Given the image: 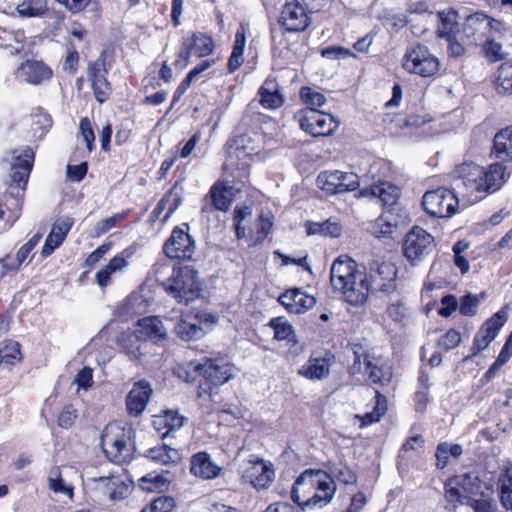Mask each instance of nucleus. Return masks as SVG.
Masks as SVG:
<instances>
[{
    "label": "nucleus",
    "instance_id": "obj_14",
    "mask_svg": "<svg viewBox=\"0 0 512 512\" xmlns=\"http://www.w3.org/2000/svg\"><path fill=\"white\" fill-rule=\"evenodd\" d=\"M316 183L321 190L329 194L354 191L360 184L357 174L338 170L321 172L317 177Z\"/></svg>",
    "mask_w": 512,
    "mask_h": 512
},
{
    "label": "nucleus",
    "instance_id": "obj_7",
    "mask_svg": "<svg viewBox=\"0 0 512 512\" xmlns=\"http://www.w3.org/2000/svg\"><path fill=\"white\" fill-rule=\"evenodd\" d=\"M482 481L476 473H464L448 479L445 483V498L449 503L465 504L469 498H474L481 492Z\"/></svg>",
    "mask_w": 512,
    "mask_h": 512
},
{
    "label": "nucleus",
    "instance_id": "obj_50",
    "mask_svg": "<svg viewBox=\"0 0 512 512\" xmlns=\"http://www.w3.org/2000/svg\"><path fill=\"white\" fill-rule=\"evenodd\" d=\"M461 342V334L454 330H448L444 335H442L437 341V346L439 349L443 351H449L455 347H457Z\"/></svg>",
    "mask_w": 512,
    "mask_h": 512
},
{
    "label": "nucleus",
    "instance_id": "obj_48",
    "mask_svg": "<svg viewBox=\"0 0 512 512\" xmlns=\"http://www.w3.org/2000/svg\"><path fill=\"white\" fill-rule=\"evenodd\" d=\"M331 477L336 478L339 482L345 485H353L357 482V475L345 464L334 465L330 469Z\"/></svg>",
    "mask_w": 512,
    "mask_h": 512
},
{
    "label": "nucleus",
    "instance_id": "obj_56",
    "mask_svg": "<svg viewBox=\"0 0 512 512\" xmlns=\"http://www.w3.org/2000/svg\"><path fill=\"white\" fill-rule=\"evenodd\" d=\"M76 418L77 410L71 404H68L63 407L58 416V425L64 429H69L74 424Z\"/></svg>",
    "mask_w": 512,
    "mask_h": 512
},
{
    "label": "nucleus",
    "instance_id": "obj_26",
    "mask_svg": "<svg viewBox=\"0 0 512 512\" xmlns=\"http://www.w3.org/2000/svg\"><path fill=\"white\" fill-rule=\"evenodd\" d=\"M359 197L375 199L383 206H393L400 197V190L389 182H379L359 191Z\"/></svg>",
    "mask_w": 512,
    "mask_h": 512
},
{
    "label": "nucleus",
    "instance_id": "obj_61",
    "mask_svg": "<svg viewBox=\"0 0 512 512\" xmlns=\"http://www.w3.org/2000/svg\"><path fill=\"white\" fill-rule=\"evenodd\" d=\"M273 222L269 215L261 214L257 223L256 241H263L269 234Z\"/></svg>",
    "mask_w": 512,
    "mask_h": 512
},
{
    "label": "nucleus",
    "instance_id": "obj_16",
    "mask_svg": "<svg viewBox=\"0 0 512 512\" xmlns=\"http://www.w3.org/2000/svg\"><path fill=\"white\" fill-rule=\"evenodd\" d=\"M163 249L169 258L191 259L195 251V241L186 231L176 227L165 242Z\"/></svg>",
    "mask_w": 512,
    "mask_h": 512
},
{
    "label": "nucleus",
    "instance_id": "obj_17",
    "mask_svg": "<svg viewBox=\"0 0 512 512\" xmlns=\"http://www.w3.org/2000/svg\"><path fill=\"white\" fill-rule=\"evenodd\" d=\"M105 61V52H102L100 56L88 66V78L91 82L95 99L99 103L105 102L111 93L110 83L106 79L107 70L105 68Z\"/></svg>",
    "mask_w": 512,
    "mask_h": 512
},
{
    "label": "nucleus",
    "instance_id": "obj_33",
    "mask_svg": "<svg viewBox=\"0 0 512 512\" xmlns=\"http://www.w3.org/2000/svg\"><path fill=\"white\" fill-rule=\"evenodd\" d=\"M260 104L266 109H278L283 106L285 98L275 79L267 78L258 91Z\"/></svg>",
    "mask_w": 512,
    "mask_h": 512
},
{
    "label": "nucleus",
    "instance_id": "obj_60",
    "mask_svg": "<svg viewBox=\"0 0 512 512\" xmlns=\"http://www.w3.org/2000/svg\"><path fill=\"white\" fill-rule=\"evenodd\" d=\"M119 218H121L120 215H114L112 217L98 221L93 229L91 236L100 237L101 235L105 234L116 225Z\"/></svg>",
    "mask_w": 512,
    "mask_h": 512
},
{
    "label": "nucleus",
    "instance_id": "obj_8",
    "mask_svg": "<svg viewBox=\"0 0 512 512\" xmlns=\"http://www.w3.org/2000/svg\"><path fill=\"white\" fill-rule=\"evenodd\" d=\"M422 205L425 211L433 217L450 218L458 210L459 199L452 190L439 187L429 190L423 195Z\"/></svg>",
    "mask_w": 512,
    "mask_h": 512
},
{
    "label": "nucleus",
    "instance_id": "obj_37",
    "mask_svg": "<svg viewBox=\"0 0 512 512\" xmlns=\"http://www.w3.org/2000/svg\"><path fill=\"white\" fill-rule=\"evenodd\" d=\"M183 46L192 49L197 57H204L213 52L214 44L211 37L202 33H195L192 37L183 39Z\"/></svg>",
    "mask_w": 512,
    "mask_h": 512
},
{
    "label": "nucleus",
    "instance_id": "obj_44",
    "mask_svg": "<svg viewBox=\"0 0 512 512\" xmlns=\"http://www.w3.org/2000/svg\"><path fill=\"white\" fill-rule=\"evenodd\" d=\"M342 228L337 222H331L327 220L325 222H309L307 224L308 235H322L330 237H339L341 235Z\"/></svg>",
    "mask_w": 512,
    "mask_h": 512
},
{
    "label": "nucleus",
    "instance_id": "obj_20",
    "mask_svg": "<svg viewBox=\"0 0 512 512\" xmlns=\"http://www.w3.org/2000/svg\"><path fill=\"white\" fill-rule=\"evenodd\" d=\"M96 489L110 500H122L130 494L131 483L122 475H110L94 479Z\"/></svg>",
    "mask_w": 512,
    "mask_h": 512
},
{
    "label": "nucleus",
    "instance_id": "obj_43",
    "mask_svg": "<svg viewBox=\"0 0 512 512\" xmlns=\"http://www.w3.org/2000/svg\"><path fill=\"white\" fill-rule=\"evenodd\" d=\"M148 457L154 462L162 465H169L180 460V454L178 451L169 447L168 445H162L150 449L148 452Z\"/></svg>",
    "mask_w": 512,
    "mask_h": 512
},
{
    "label": "nucleus",
    "instance_id": "obj_35",
    "mask_svg": "<svg viewBox=\"0 0 512 512\" xmlns=\"http://www.w3.org/2000/svg\"><path fill=\"white\" fill-rule=\"evenodd\" d=\"M136 333L143 339H161L166 336V329L158 317L151 316L138 320Z\"/></svg>",
    "mask_w": 512,
    "mask_h": 512
},
{
    "label": "nucleus",
    "instance_id": "obj_42",
    "mask_svg": "<svg viewBox=\"0 0 512 512\" xmlns=\"http://www.w3.org/2000/svg\"><path fill=\"white\" fill-rule=\"evenodd\" d=\"M269 326L274 330L275 339L279 341L286 340L293 344L297 342L292 325L282 317L271 319Z\"/></svg>",
    "mask_w": 512,
    "mask_h": 512
},
{
    "label": "nucleus",
    "instance_id": "obj_19",
    "mask_svg": "<svg viewBox=\"0 0 512 512\" xmlns=\"http://www.w3.org/2000/svg\"><path fill=\"white\" fill-rule=\"evenodd\" d=\"M153 394L151 384L147 380H139L134 383L126 397L127 412L132 417H138L145 411Z\"/></svg>",
    "mask_w": 512,
    "mask_h": 512
},
{
    "label": "nucleus",
    "instance_id": "obj_57",
    "mask_svg": "<svg viewBox=\"0 0 512 512\" xmlns=\"http://www.w3.org/2000/svg\"><path fill=\"white\" fill-rule=\"evenodd\" d=\"M393 215L390 212L383 213L376 222V227L379 229L376 233L381 236L391 235L396 224L392 222Z\"/></svg>",
    "mask_w": 512,
    "mask_h": 512
},
{
    "label": "nucleus",
    "instance_id": "obj_5",
    "mask_svg": "<svg viewBox=\"0 0 512 512\" xmlns=\"http://www.w3.org/2000/svg\"><path fill=\"white\" fill-rule=\"evenodd\" d=\"M133 430L118 425H107L101 435V447L106 457L116 464H122L133 458L135 444Z\"/></svg>",
    "mask_w": 512,
    "mask_h": 512
},
{
    "label": "nucleus",
    "instance_id": "obj_53",
    "mask_svg": "<svg viewBox=\"0 0 512 512\" xmlns=\"http://www.w3.org/2000/svg\"><path fill=\"white\" fill-rule=\"evenodd\" d=\"M175 507V501L172 497L161 496L155 499L149 507L142 512H172Z\"/></svg>",
    "mask_w": 512,
    "mask_h": 512
},
{
    "label": "nucleus",
    "instance_id": "obj_32",
    "mask_svg": "<svg viewBox=\"0 0 512 512\" xmlns=\"http://www.w3.org/2000/svg\"><path fill=\"white\" fill-rule=\"evenodd\" d=\"M185 421L186 418L181 416L178 411L166 410L154 417L153 426L161 433L162 438H166L178 431Z\"/></svg>",
    "mask_w": 512,
    "mask_h": 512
},
{
    "label": "nucleus",
    "instance_id": "obj_49",
    "mask_svg": "<svg viewBox=\"0 0 512 512\" xmlns=\"http://www.w3.org/2000/svg\"><path fill=\"white\" fill-rule=\"evenodd\" d=\"M443 28L438 30L440 37H448L457 24L458 13L453 9L440 11L438 13Z\"/></svg>",
    "mask_w": 512,
    "mask_h": 512
},
{
    "label": "nucleus",
    "instance_id": "obj_40",
    "mask_svg": "<svg viewBox=\"0 0 512 512\" xmlns=\"http://www.w3.org/2000/svg\"><path fill=\"white\" fill-rule=\"evenodd\" d=\"M500 501L502 506L512 511V465L505 467L499 476Z\"/></svg>",
    "mask_w": 512,
    "mask_h": 512
},
{
    "label": "nucleus",
    "instance_id": "obj_25",
    "mask_svg": "<svg viewBox=\"0 0 512 512\" xmlns=\"http://www.w3.org/2000/svg\"><path fill=\"white\" fill-rule=\"evenodd\" d=\"M241 191V187L236 186L233 181L228 179L215 183L209 192L212 206L220 211L229 209L234 197Z\"/></svg>",
    "mask_w": 512,
    "mask_h": 512
},
{
    "label": "nucleus",
    "instance_id": "obj_22",
    "mask_svg": "<svg viewBox=\"0 0 512 512\" xmlns=\"http://www.w3.org/2000/svg\"><path fill=\"white\" fill-rule=\"evenodd\" d=\"M73 224L74 220L69 216L59 217L54 221L41 249L43 258L50 256L63 243Z\"/></svg>",
    "mask_w": 512,
    "mask_h": 512
},
{
    "label": "nucleus",
    "instance_id": "obj_24",
    "mask_svg": "<svg viewBox=\"0 0 512 512\" xmlns=\"http://www.w3.org/2000/svg\"><path fill=\"white\" fill-rule=\"evenodd\" d=\"M490 156L496 160L495 163L512 166V126L505 127L495 134Z\"/></svg>",
    "mask_w": 512,
    "mask_h": 512
},
{
    "label": "nucleus",
    "instance_id": "obj_38",
    "mask_svg": "<svg viewBox=\"0 0 512 512\" xmlns=\"http://www.w3.org/2000/svg\"><path fill=\"white\" fill-rule=\"evenodd\" d=\"M141 339V336L136 332L122 335L120 346L132 360H139L143 355L146 343Z\"/></svg>",
    "mask_w": 512,
    "mask_h": 512
},
{
    "label": "nucleus",
    "instance_id": "obj_13",
    "mask_svg": "<svg viewBox=\"0 0 512 512\" xmlns=\"http://www.w3.org/2000/svg\"><path fill=\"white\" fill-rule=\"evenodd\" d=\"M434 247V238L421 227H413L406 235L403 251L405 257L413 264L422 261Z\"/></svg>",
    "mask_w": 512,
    "mask_h": 512
},
{
    "label": "nucleus",
    "instance_id": "obj_45",
    "mask_svg": "<svg viewBox=\"0 0 512 512\" xmlns=\"http://www.w3.org/2000/svg\"><path fill=\"white\" fill-rule=\"evenodd\" d=\"M387 410L386 398L376 391L375 407L372 412L365 413L364 415H356L361 420L360 427L368 426L374 422H378Z\"/></svg>",
    "mask_w": 512,
    "mask_h": 512
},
{
    "label": "nucleus",
    "instance_id": "obj_10",
    "mask_svg": "<svg viewBox=\"0 0 512 512\" xmlns=\"http://www.w3.org/2000/svg\"><path fill=\"white\" fill-rule=\"evenodd\" d=\"M295 118L300 128L313 137L331 135L339 126L331 114L323 113L315 108H307L299 111Z\"/></svg>",
    "mask_w": 512,
    "mask_h": 512
},
{
    "label": "nucleus",
    "instance_id": "obj_62",
    "mask_svg": "<svg viewBox=\"0 0 512 512\" xmlns=\"http://www.w3.org/2000/svg\"><path fill=\"white\" fill-rule=\"evenodd\" d=\"M112 247L111 242L103 243L96 250L91 252L85 260V265L88 267H93L96 263H98L102 257L107 254Z\"/></svg>",
    "mask_w": 512,
    "mask_h": 512
},
{
    "label": "nucleus",
    "instance_id": "obj_27",
    "mask_svg": "<svg viewBox=\"0 0 512 512\" xmlns=\"http://www.w3.org/2000/svg\"><path fill=\"white\" fill-rule=\"evenodd\" d=\"M364 363L368 380L371 383L385 385L391 381L392 369L385 359L367 354Z\"/></svg>",
    "mask_w": 512,
    "mask_h": 512
},
{
    "label": "nucleus",
    "instance_id": "obj_55",
    "mask_svg": "<svg viewBox=\"0 0 512 512\" xmlns=\"http://www.w3.org/2000/svg\"><path fill=\"white\" fill-rule=\"evenodd\" d=\"M479 299L477 296L467 294L460 300L459 311L465 316H474L477 312Z\"/></svg>",
    "mask_w": 512,
    "mask_h": 512
},
{
    "label": "nucleus",
    "instance_id": "obj_9",
    "mask_svg": "<svg viewBox=\"0 0 512 512\" xmlns=\"http://www.w3.org/2000/svg\"><path fill=\"white\" fill-rule=\"evenodd\" d=\"M403 68L409 73L422 77H432L439 71L440 62L427 46L417 44L407 49Z\"/></svg>",
    "mask_w": 512,
    "mask_h": 512
},
{
    "label": "nucleus",
    "instance_id": "obj_64",
    "mask_svg": "<svg viewBox=\"0 0 512 512\" xmlns=\"http://www.w3.org/2000/svg\"><path fill=\"white\" fill-rule=\"evenodd\" d=\"M88 165L83 162L79 165H68L67 166V177L69 180L74 182H80L86 175Z\"/></svg>",
    "mask_w": 512,
    "mask_h": 512
},
{
    "label": "nucleus",
    "instance_id": "obj_46",
    "mask_svg": "<svg viewBox=\"0 0 512 512\" xmlns=\"http://www.w3.org/2000/svg\"><path fill=\"white\" fill-rule=\"evenodd\" d=\"M495 86L501 94H512V64L503 63L499 67Z\"/></svg>",
    "mask_w": 512,
    "mask_h": 512
},
{
    "label": "nucleus",
    "instance_id": "obj_54",
    "mask_svg": "<svg viewBox=\"0 0 512 512\" xmlns=\"http://www.w3.org/2000/svg\"><path fill=\"white\" fill-rule=\"evenodd\" d=\"M301 98L303 101L311 106L310 108H317L321 107L325 102L326 98L325 96L317 91L312 90L309 87H303L300 92Z\"/></svg>",
    "mask_w": 512,
    "mask_h": 512
},
{
    "label": "nucleus",
    "instance_id": "obj_3",
    "mask_svg": "<svg viewBox=\"0 0 512 512\" xmlns=\"http://www.w3.org/2000/svg\"><path fill=\"white\" fill-rule=\"evenodd\" d=\"M458 175L468 190L483 194L496 192L510 176L500 163H492L486 169L473 162L462 163Z\"/></svg>",
    "mask_w": 512,
    "mask_h": 512
},
{
    "label": "nucleus",
    "instance_id": "obj_30",
    "mask_svg": "<svg viewBox=\"0 0 512 512\" xmlns=\"http://www.w3.org/2000/svg\"><path fill=\"white\" fill-rule=\"evenodd\" d=\"M333 356L326 354L323 357H310L298 370V374L309 380H322L328 377Z\"/></svg>",
    "mask_w": 512,
    "mask_h": 512
},
{
    "label": "nucleus",
    "instance_id": "obj_52",
    "mask_svg": "<svg viewBox=\"0 0 512 512\" xmlns=\"http://www.w3.org/2000/svg\"><path fill=\"white\" fill-rule=\"evenodd\" d=\"M483 51L490 62L501 61L505 58V53L502 50L501 44L491 40L490 38L485 40V43L483 44Z\"/></svg>",
    "mask_w": 512,
    "mask_h": 512
},
{
    "label": "nucleus",
    "instance_id": "obj_28",
    "mask_svg": "<svg viewBox=\"0 0 512 512\" xmlns=\"http://www.w3.org/2000/svg\"><path fill=\"white\" fill-rule=\"evenodd\" d=\"M279 302L291 313L301 314L315 305V298L294 288L279 297Z\"/></svg>",
    "mask_w": 512,
    "mask_h": 512
},
{
    "label": "nucleus",
    "instance_id": "obj_39",
    "mask_svg": "<svg viewBox=\"0 0 512 512\" xmlns=\"http://www.w3.org/2000/svg\"><path fill=\"white\" fill-rule=\"evenodd\" d=\"M21 361L20 344L17 341L6 339L0 342V366L13 365Z\"/></svg>",
    "mask_w": 512,
    "mask_h": 512
},
{
    "label": "nucleus",
    "instance_id": "obj_63",
    "mask_svg": "<svg viewBox=\"0 0 512 512\" xmlns=\"http://www.w3.org/2000/svg\"><path fill=\"white\" fill-rule=\"evenodd\" d=\"M441 304L439 314L443 317H449L458 307V301L452 294L445 295L441 299Z\"/></svg>",
    "mask_w": 512,
    "mask_h": 512
},
{
    "label": "nucleus",
    "instance_id": "obj_21",
    "mask_svg": "<svg viewBox=\"0 0 512 512\" xmlns=\"http://www.w3.org/2000/svg\"><path fill=\"white\" fill-rule=\"evenodd\" d=\"M489 16L476 12L467 16L463 26V35L470 44L478 45L489 38Z\"/></svg>",
    "mask_w": 512,
    "mask_h": 512
},
{
    "label": "nucleus",
    "instance_id": "obj_51",
    "mask_svg": "<svg viewBox=\"0 0 512 512\" xmlns=\"http://www.w3.org/2000/svg\"><path fill=\"white\" fill-rule=\"evenodd\" d=\"M465 505L471 507L474 512H497V506L492 498H469Z\"/></svg>",
    "mask_w": 512,
    "mask_h": 512
},
{
    "label": "nucleus",
    "instance_id": "obj_11",
    "mask_svg": "<svg viewBox=\"0 0 512 512\" xmlns=\"http://www.w3.org/2000/svg\"><path fill=\"white\" fill-rule=\"evenodd\" d=\"M397 268L387 261L380 259L373 260L369 264L366 286L369 292L391 293L397 287Z\"/></svg>",
    "mask_w": 512,
    "mask_h": 512
},
{
    "label": "nucleus",
    "instance_id": "obj_1",
    "mask_svg": "<svg viewBox=\"0 0 512 512\" xmlns=\"http://www.w3.org/2000/svg\"><path fill=\"white\" fill-rule=\"evenodd\" d=\"M336 492L334 479L323 470L307 469L293 484L291 498L299 507H324Z\"/></svg>",
    "mask_w": 512,
    "mask_h": 512
},
{
    "label": "nucleus",
    "instance_id": "obj_2",
    "mask_svg": "<svg viewBox=\"0 0 512 512\" xmlns=\"http://www.w3.org/2000/svg\"><path fill=\"white\" fill-rule=\"evenodd\" d=\"M366 280L367 274L359 271L352 259L340 256L333 262L330 270L331 285L343 294L349 304L358 306L366 302Z\"/></svg>",
    "mask_w": 512,
    "mask_h": 512
},
{
    "label": "nucleus",
    "instance_id": "obj_12",
    "mask_svg": "<svg viewBox=\"0 0 512 512\" xmlns=\"http://www.w3.org/2000/svg\"><path fill=\"white\" fill-rule=\"evenodd\" d=\"M33 162L34 151L32 148L24 147L13 151L11 173L8 180L11 194L18 195L20 190H25Z\"/></svg>",
    "mask_w": 512,
    "mask_h": 512
},
{
    "label": "nucleus",
    "instance_id": "obj_4",
    "mask_svg": "<svg viewBox=\"0 0 512 512\" xmlns=\"http://www.w3.org/2000/svg\"><path fill=\"white\" fill-rule=\"evenodd\" d=\"M189 368L204 378L198 386V397H207L211 401H214L213 397L218 393V387L228 382L237 373L234 364L225 358L205 357L200 362H191Z\"/></svg>",
    "mask_w": 512,
    "mask_h": 512
},
{
    "label": "nucleus",
    "instance_id": "obj_58",
    "mask_svg": "<svg viewBox=\"0 0 512 512\" xmlns=\"http://www.w3.org/2000/svg\"><path fill=\"white\" fill-rule=\"evenodd\" d=\"M387 315L397 324H402L407 316V307L403 302H396L388 306Z\"/></svg>",
    "mask_w": 512,
    "mask_h": 512
},
{
    "label": "nucleus",
    "instance_id": "obj_18",
    "mask_svg": "<svg viewBox=\"0 0 512 512\" xmlns=\"http://www.w3.org/2000/svg\"><path fill=\"white\" fill-rule=\"evenodd\" d=\"M310 23V16L299 2H289L283 6L279 24L284 27L286 32H302Z\"/></svg>",
    "mask_w": 512,
    "mask_h": 512
},
{
    "label": "nucleus",
    "instance_id": "obj_41",
    "mask_svg": "<svg viewBox=\"0 0 512 512\" xmlns=\"http://www.w3.org/2000/svg\"><path fill=\"white\" fill-rule=\"evenodd\" d=\"M48 487L56 494L67 496L70 500L73 499V486L64 481L61 476L59 467H53L48 476Z\"/></svg>",
    "mask_w": 512,
    "mask_h": 512
},
{
    "label": "nucleus",
    "instance_id": "obj_36",
    "mask_svg": "<svg viewBox=\"0 0 512 512\" xmlns=\"http://www.w3.org/2000/svg\"><path fill=\"white\" fill-rule=\"evenodd\" d=\"M128 266V261L117 255L109 263L96 273V282L101 288H105L112 282V276L117 272H122Z\"/></svg>",
    "mask_w": 512,
    "mask_h": 512
},
{
    "label": "nucleus",
    "instance_id": "obj_34",
    "mask_svg": "<svg viewBox=\"0 0 512 512\" xmlns=\"http://www.w3.org/2000/svg\"><path fill=\"white\" fill-rule=\"evenodd\" d=\"M177 335L185 341L200 339L205 331L197 315L182 318L175 326Z\"/></svg>",
    "mask_w": 512,
    "mask_h": 512
},
{
    "label": "nucleus",
    "instance_id": "obj_6",
    "mask_svg": "<svg viewBox=\"0 0 512 512\" xmlns=\"http://www.w3.org/2000/svg\"><path fill=\"white\" fill-rule=\"evenodd\" d=\"M164 289L179 303L188 304L199 297L201 292L198 272L189 266L174 269L170 279L164 283Z\"/></svg>",
    "mask_w": 512,
    "mask_h": 512
},
{
    "label": "nucleus",
    "instance_id": "obj_29",
    "mask_svg": "<svg viewBox=\"0 0 512 512\" xmlns=\"http://www.w3.org/2000/svg\"><path fill=\"white\" fill-rule=\"evenodd\" d=\"M245 476L250 479L255 488L265 489L273 482L275 471L271 463L260 459L251 462V466L246 470Z\"/></svg>",
    "mask_w": 512,
    "mask_h": 512
},
{
    "label": "nucleus",
    "instance_id": "obj_15",
    "mask_svg": "<svg viewBox=\"0 0 512 512\" xmlns=\"http://www.w3.org/2000/svg\"><path fill=\"white\" fill-rule=\"evenodd\" d=\"M506 320L507 311L506 308H502L484 322L473 339L471 347L472 356L477 355L489 346L499 334Z\"/></svg>",
    "mask_w": 512,
    "mask_h": 512
},
{
    "label": "nucleus",
    "instance_id": "obj_47",
    "mask_svg": "<svg viewBox=\"0 0 512 512\" xmlns=\"http://www.w3.org/2000/svg\"><path fill=\"white\" fill-rule=\"evenodd\" d=\"M47 10V0H23L17 5V11L25 17H35Z\"/></svg>",
    "mask_w": 512,
    "mask_h": 512
},
{
    "label": "nucleus",
    "instance_id": "obj_23",
    "mask_svg": "<svg viewBox=\"0 0 512 512\" xmlns=\"http://www.w3.org/2000/svg\"><path fill=\"white\" fill-rule=\"evenodd\" d=\"M52 74L51 68L38 60H26L16 70L17 77L32 85H40L48 81Z\"/></svg>",
    "mask_w": 512,
    "mask_h": 512
},
{
    "label": "nucleus",
    "instance_id": "obj_31",
    "mask_svg": "<svg viewBox=\"0 0 512 512\" xmlns=\"http://www.w3.org/2000/svg\"><path fill=\"white\" fill-rule=\"evenodd\" d=\"M222 468L215 464L208 453L198 452L190 460V472L202 479H214L219 476Z\"/></svg>",
    "mask_w": 512,
    "mask_h": 512
},
{
    "label": "nucleus",
    "instance_id": "obj_59",
    "mask_svg": "<svg viewBox=\"0 0 512 512\" xmlns=\"http://www.w3.org/2000/svg\"><path fill=\"white\" fill-rule=\"evenodd\" d=\"M79 129H80L83 141L86 143L88 151L91 152L93 149V142L95 140V135H94L91 123L88 118H82L80 120Z\"/></svg>",
    "mask_w": 512,
    "mask_h": 512
}]
</instances>
